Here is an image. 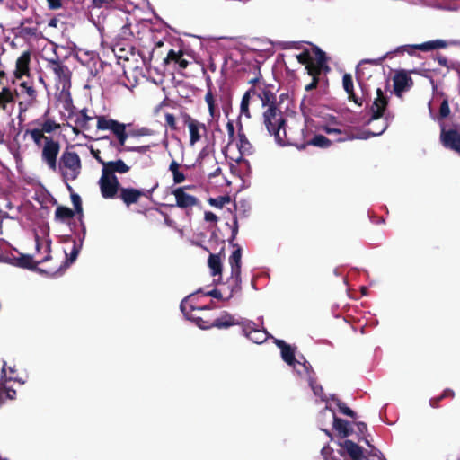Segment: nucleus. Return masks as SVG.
Masks as SVG:
<instances>
[{
	"label": "nucleus",
	"mask_w": 460,
	"mask_h": 460,
	"mask_svg": "<svg viewBox=\"0 0 460 460\" xmlns=\"http://www.w3.org/2000/svg\"><path fill=\"white\" fill-rule=\"evenodd\" d=\"M458 41L456 40L448 42L444 40H434L419 44V50L428 52L433 49H444L449 45H456Z\"/></svg>",
	"instance_id": "nucleus-28"
},
{
	"label": "nucleus",
	"mask_w": 460,
	"mask_h": 460,
	"mask_svg": "<svg viewBox=\"0 0 460 460\" xmlns=\"http://www.w3.org/2000/svg\"><path fill=\"white\" fill-rule=\"evenodd\" d=\"M185 190L186 187H179L172 191V194L176 199V205L181 208H191L197 205L198 199L192 195L188 194Z\"/></svg>",
	"instance_id": "nucleus-16"
},
{
	"label": "nucleus",
	"mask_w": 460,
	"mask_h": 460,
	"mask_svg": "<svg viewBox=\"0 0 460 460\" xmlns=\"http://www.w3.org/2000/svg\"><path fill=\"white\" fill-rule=\"evenodd\" d=\"M440 141L442 145L448 149H451L460 154V133L455 129L441 128Z\"/></svg>",
	"instance_id": "nucleus-14"
},
{
	"label": "nucleus",
	"mask_w": 460,
	"mask_h": 460,
	"mask_svg": "<svg viewBox=\"0 0 460 460\" xmlns=\"http://www.w3.org/2000/svg\"><path fill=\"white\" fill-rule=\"evenodd\" d=\"M226 129H227L228 137L230 138L234 137V127L232 122L229 121L226 124Z\"/></svg>",
	"instance_id": "nucleus-54"
},
{
	"label": "nucleus",
	"mask_w": 460,
	"mask_h": 460,
	"mask_svg": "<svg viewBox=\"0 0 460 460\" xmlns=\"http://www.w3.org/2000/svg\"><path fill=\"white\" fill-rule=\"evenodd\" d=\"M176 63H178L179 66L182 69L186 68L189 65V62L186 59L182 58V57H181Z\"/></svg>",
	"instance_id": "nucleus-57"
},
{
	"label": "nucleus",
	"mask_w": 460,
	"mask_h": 460,
	"mask_svg": "<svg viewBox=\"0 0 460 460\" xmlns=\"http://www.w3.org/2000/svg\"><path fill=\"white\" fill-rule=\"evenodd\" d=\"M60 169L64 179L75 180L81 171V160L78 155L74 152H65L61 157Z\"/></svg>",
	"instance_id": "nucleus-6"
},
{
	"label": "nucleus",
	"mask_w": 460,
	"mask_h": 460,
	"mask_svg": "<svg viewBox=\"0 0 460 460\" xmlns=\"http://www.w3.org/2000/svg\"><path fill=\"white\" fill-rule=\"evenodd\" d=\"M386 106V97L381 89H377L376 98L371 106V119L368 121L371 136H380L387 128L389 121L387 117H384Z\"/></svg>",
	"instance_id": "nucleus-5"
},
{
	"label": "nucleus",
	"mask_w": 460,
	"mask_h": 460,
	"mask_svg": "<svg viewBox=\"0 0 460 460\" xmlns=\"http://www.w3.org/2000/svg\"><path fill=\"white\" fill-rule=\"evenodd\" d=\"M343 88L349 95V99L358 102L355 94L353 93V81L349 74H345L342 78Z\"/></svg>",
	"instance_id": "nucleus-34"
},
{
	"label": "nucleus",
	"mask_w": 460,
	"mask_h": 460,
	"mask_svg": "<svg viewBox=\"0 0 460 460\" xmlns=\"http://www.w3.org/2000/svg\"><path fill=\"white\" fill-rule=\"evenodd\" d=\"M181 310L184 314L186 317L189 319H192L196 322L197 325L201 329H208L210 327H217L218 329H226L234 325H240L243 327L244 318L236 317L235 315H232L229 313L224 312L218 318L214 320L211 324H208L207 322L203 321L200 317H195L190 313L195 310H200V308L192 307L187 299H184L181 303Z\"/></svg>",
	"instance_id": "nucleus-4"
},
{
	"label": "nucleus",
	"mask_w": 460,
	"mask_h": 460,
	"mask_svg": "<svg viewBox=\"0 0 460 460\" xmlns=\"http://www.w3.org/2000/svg\"><path fill=\"white\" fill-rule=\"evenodd\" d=\"M241 258L242 250L239 246L232 252L229 257V264L231 266V279L235 284L241 281Z\"/></svg>",
	"instance_id": "nucleus-17"
},
{
	"label": "nucleus",
	"mask_w": 460,
	"mask_h": 460,
	"mask_svg": "<svg viewBox=\"0 0 460 460\" xmlns=\"http://www.w3.org/2000/svg\"><path fill=\"white\" fill-rule=\"evenodd\" d=\"M308 144L318 147H328L331 145V141L323 135H316Z\"/></svg>",
	"instance_id": "nucleus-38"
},
{
	"label": "nucleus",
	"mask_w": 460,
	"mask_h": 460,
	"mask_svg": "<svg viewBox=\"0 0 460 460\" xmlns=\"http://www.w3.org/2000/svg\"><path fill=\"white\" fill-rule=\"evenodd\" d=\"M411 85V79L404 73L396 74L394 77V87L397 95L408 90Z\"/></svg>",
	"instance_id": "nucleus-27"
},
{
	"label": "nucleus",
	"mask_w": 460,
	"mask_h": 460,
	"mask_svg": "<svg viewBox=\"0 0 460 460\" xmlns=\"http://www.w3.org/2000/svg\"><path fill=\"white\" fill-rule=\"evenodd\" d=\"M16 266L22 267V268H30V262L31 258L29 256H22L16 260Z\"/></svg>",
	"instance_id": "nucleus-46"
},
{
	"label": "nucleus",
	"mask_w": 460,
	"mask_h": 460,
	"mask_svg": "<svg viewBox=\"0 0 460 460\" xmlns=\"http://www.w3.org/2000/svg\"><path fill=\"white\" fill-rule=\"evenodd\" d=\"M59 144L52 138H46V143L42 148V160L48 164L49 168L56 171L57 157L59 153Z\"/></svg>",
	"instance_id": "nucleus-11"
},
{
	"label": "nucleus",
	"mask_w": 460,
	"mask_h": 460,
	"mask_svg": "<svg viewBox=\"0 0 460 460\" xmlns=\"http://www.w3.org/2000/svg\"><path fill=\"white\" fill-rule=\"evenodd\" d=\"M93 117L88 116L85 111H82L76 121L77 124L81 127H85L87 122L92 120Z\"/></svg>",
	"instance_id": "nucleus-43"
},
{
	"label": "nucleus",
	"mask_w": 460,
	"mask_h": 460,
	"mask_svg": "<svg viewBox=\"0 0 460 460\" xmlns=\"http://www.w3.org/2000/svg\"><path fill=\"white\" fill-rule=\"evenodd\" d=\"M237 147L241 155H250L253 153L252 145L247 139L244 133H243L241 130L238 132Z\"/></svg>",
	"instance_id": "nucleus-30"
},
{
	"label": "nucleus",
	"mask_w": 460,
	"mask_h": 460,
	"mask_svg": "<svg viewBox=\"0 0 460 460\" xmlns=\"http://www.w3.org/2000/svg\"><path fill=\"white\" fill-rule=\"evenodd\" d=\"M9 380H15V381H18L21 384H24L25 383L24 380L18 379V378L13 377V376H7V381H9Z\"/></svg>",
	"instance_id": "nucleus-62"
},
{
	"label": "nucleus",
	"mask_w": 460,
	"mask_h": 460,
	"mask_svg": "<svg viewBox=\"0 0 460 460\" xmlns=\"http://www.w3.org/2000/svg\"><path fill=\"white\" fill-rule=\"evenodd\" d=\"M71 199H72V202H73V205H74L76 212L81 214L83 211V208H82V205H81L80 197L77 194H73L71 196Z\"/></svg>",
	"instance_id": "nucleus-47"
},
{
	"label": "nucleus",
	"mask_w": 460,
	"mask_h": 460,
	"mask_svg": "<svg viewBox=\"0 0 460 460\" xmlns=\"http://www.w3.org/2000/svg\"><path fill=\"white\" fill-rule=\"evenodd\" d=\"M301 110L305 116L314 114L312 108V97L305 96L301 102Z\"/></svg>",
	"instance_id": "nucleus-40"
},
{
	"label": "nucleus",
	"mask_w": 460,
	"mask_h": 460,
	"mask_svg": "<svg viewBox=\"0 0 460 460\" xmlns=\"http://www.w3.org/2000/svg\"><path fill=\"white\" fill-rule=\"evenodd\" d=\"M59 128V125L51 119L45 120L41 125L42 133H51Z\"/></svg>",
	"instance_id": "nucleus-42"
},
{
	"label": "nucleus",
	"mask_w": 460,
	"mask_h": 460,
	"mask_svg": "<svg viewBox=\"0 0 460 460\" xmlns=\"http://www.w3.org/2000/svg\"><path fill=\"white\" fill-rule=\"evenodd\" d=\"M180 164L176 161H172L169 165V171L173 175V181L176 184L181 183L185 181V175L179 171Z\"/></svg>",
	"instance_id": "nucleus-35"
},
{
	"label": "nucleus",
	"mask_w": 460,
	"mask_h": 460,
	"mask_svg": "<svg viewBox=\"0 0 460 460\" xmlns=\"http://www.w3.org/2000/svg\"><path fill=\"white\" fill-rule=\"evenodd\" d=\"M205 102L208 104V111L211 119H215L216 117L219 116V112L217 111L215 104V99L213 96V93L211 91H208L205 95Z\"/></svg>",
	"instance_id": "nucleus-36"
},
{
	"label": "nucleus",
	"mask_w": 460,
	"mask_h": 460,
	"mask_svg": "<svg viewBox=\"0 0 460 460\" xmlns=\"http://www.w3.org/2000/svg\"><path fill=\"white\" fill-rule=\"evenodd\" d=\"M228 198H221L220 199H210L209 203L213 206L222 208L226 201H228Z\"/></svg>",
	"instance_id": "nucleus-49"
},
{
	"label": "nucleus",
	"mask_w": 460,
	"mask_h": 460,
	"mask_svg": "<svg viewBox=\"0 0 460 460\" xmlns=\"http://www.w3.org/2000/svg\"><path fill=\"white\" fill-rule=\"evenodd\" d=\"M81 248V244L77 245L75 242H74L73 248L70 252L69 261L70 263L74 262L79 253Z\"/></svg>",
	"instance_id": "nucleus-48"
},
{
	"label": "nucleus",
	"mask_w": 460,
	"mask_h": 460,
	"mask_svg": "<svg viewBox=\"0 0 460 460\" xmlns=\"http://www.w3.org/2000/svg\"><path fill=\"white\" fill-rule=\"evenodd\" d=\"M31 61V53L29 51L23 52L16 60L15 65V76L21 78L29 75V65Z\"/></svg>",
	"instance_id": "nucleus-25"
},
{
	"label": "nucleus",
	"mask_w": 460,
	"mask_h": 460,
	"mask_svg": "<svg viewBox=\"0 0 460 460\" xmlns=\"http://www.w3.org/2000/svg\"><path fill=\"white\" fill-rule=\"evenodd\" d=\"M149 146H135V147H130V148H127V150L128 151H133V152H137V153H145L148 150Z\"/></svg>",
	"instance_id": "nucleus-52"
},
{
	"label": "nucleus",
	"mask_w": 460,
	"mask_h": 460,
	"mask_svg": "<svg viewBox=\"0 0 460 460\" xmlns=\"http://www.w3.org/2000/svg\"><path fill=\"white\" fill-rule=\"evenodd\" d=\"M450 113V108L447 100H444L440 105L439 115L441 118H447Z\"/></svg>",
	"instance_id": "nucleus-44"
},
{
	"label": "nucleus",
	"mask_w": 460,
	"mask_h": 460,
	"mask_svg": "<svg viewBox=\"0 0 460 460\" xmlns=\"http://www.w3.org/2000/svg\"><path fill=\"white\" fill-rule=\"evenodd\" d=\"M323 411L320 412V415H319V422L322 426H324L326 425L327 423H331L332 421H329L328 420V416L327 415H323Z\"/></svg>",
	"instance_id": "nucleus-55"
},
{
	"label": "nucleus",
	"mask_w": 460,
	"mask_h": 460,
	"mask_svg": "<svg viewBox=\"0 0 460 460\" xmlns=\"http://www.w3.org/2000/svg\"><path fill=\"white\" fill-rule=\"evenodd\" d=\"M25 136H30L37 146H40L42 141H44L45 144L46 138H49V137H46L44 133H42V130H40L39 128L27 129L25 131Z\"/></svg>",
	"instance_id": "nucleus-32"
},
{
	"label": "nucleus",
	"mask_w": 460,
	"mask_h": 460,
	"mask_svg": "<svg viewBox=\"0 0 460 460\" xmlns=\"http://www.w3.org/2000/svg\"><path fill=\"white\" fill-rule=\"evenodd\" d=\"M56 218L60 221H66L74 217V211L66 207H58L55 212Z\"/></svg>",
	"instance_id": "nucleus-37"
},
{
	"label": "nucleus",
	"mask_w": 460,
	"mask_h": 460,
	"mask_svg": "<svg viewBox=\"0 0 460 460\" xmlns=\"http://www.w3.org/2000/svg\"><path fill=\"white\" fill-rule=\"evenodd\" d=\"M208 265L212 270L213 275H217L220 273V261L219 258L216 255H210L208 259Z\"/></svg>",
	"instance_id": "nucleus-41"
},
{
	"label": "nucleus",
	"mask_w": 460,
	"mask_h": 460,
	"mask_svg": "<svg viewBox=\"0 0 460 460\" xmlns=\"http://www.w3.org/2000/svg\"><path fill=\"white\" fill-rule=\"evenodd\" d=\"M242 332L246 338L256 344H261L269 338V334L265 330L257 328L256 324L248 319H245L243 322Z\"/></svg>",
	"instance_id": "nucleus-12"
},
{
	"label": "nucleus",
	"mask_w": 460,
	"mask_h": 460,
	"mask_svg": "<svg viewBox=\"0 0 460 460\" xmlns=\"http://www.w3.org/2000/svg\"><path fill=\"white\" fill-rule=\"evenodd\" d=\"M336 448L330 446H325L323 447L321 453L324 460H348L346 455L341 449L340 442L336 443Z\"/></svg>",
	"instance_id": "nucleus-26"
},
{
	"label": "nucleus",
	"mask_w": 460,
	"mask_h": 460,
	"mask_svg": "<svg viewBox=\"0 0 460 460\" xmlns=\"http://www.w3.org/2000/svg\"><path fill=\"white\" fill-rule=\"evenodd\" d=\"M415 50H419V44H409V45H402L394 49L395 54H403L407 53L410 56H413L415 53Z\"/></svg>",
	"instance_id": "nucleus-39"
},
{
	"label": "nucleus",
	"mask_w": 460,
	"mask_h": 460,
	"mask_svg": "<svg viewBox=\"0 0 460 460\" xmlns=\"http://www.w3.org/2000/svg\"><path fill=\"white\" fill-rule=\"evenodd\" d=\"M181 57H182L181 51H175L173 49H171L167 54L166 61L177 62Z\"/></svg>",
	"instance_id": "nucleus-45"
},
{
	"label": "nucleus",
	"mask_w": 460,
	"mask_h": 460,
	"mask_svg": "<svg viewBox=\"0 0 460 460\" xmlns=\"http://www.w3.org/2000/svg\"><path fill=\"white\" fill-rule=\"evenodd\" d=\"M296 58L300 64L305 66L308 75L313 77V81L305 86V91L309 92L316 87L317 75L325 66V54L319 48L311 46L297 55Z\"/></svg>",
	"instance_id": "nucleus-3"
},
{
	"label": "nucleus",
	"mask_w": 460,
	"mask_h": 460,
	"mask_svg": "<svg viewBox=\"0 0 460 460\" xmlns=\"http://www.w3.org/2000/svg\"><path fill=\"white\" fill-rule=\"evenodd\" d=\"M6 363L4 362L1 369L0 378V406L5 402L6 399H14L16 391L6 386L7 374Z\"/></svg>",
	"instance_id": "nucleus-19"
},
{
	"label": "nucleus",
	"mask_w": 460,
	"mask_h": 460,
	"mask_svg": "<svg viewBox=\"0 0 460 460\" xmlns=\"http://www.w3.org/2000/svg\"><path fill=\"white\" fill-rule=\"evenodd\" d=\"M275 344L280 349L282 359L290 366L294 363L298 358H296L295 351L296 348L287 344L282 340L275 339Z\"/></svg>",
	"instance_id": "nucleus-24"
},
{
	"label": "nucleus",
	"mask_w": 460,
	"mask_h": 460,
	"mask_svg": "<svg viewBox=\"0 0 460 460\" xmlns=\"http://www.w3.org/2000/svg\"><path fill=\"white\" fill-rule=\"evenodd\" d=\"M15 102V93L9 88L4 87L0 92V111L11 114Z\"/></svg>",
	"instance_id": "nucleus-20"
},
{
	"label": "nucleus",
	"mask_w": 460,
	"mask_h": 460,
	"mask_svg": "<svg viewBox=\"0 0 460 460\" xmlns=\"http://www.w3.org/2000/svg\"><path fill=\"white\" fill-rule=\"evenodd\" d=\"M237 231H238L237 224L235 223V226H234V227L233 228V231H232V238H235V236L237 234Z\"/></svg>",
	"instance_id": "nucleus-61"
},
{
	"label": "nucleus",
	"mask_w": 460,
	"mask_h": 460,
	"mask_svg": "<svg viewBox=\"0 0 460 460\" xmlns=\"http://www.w3.org/2000/svg\"><path fill=\"white\" fill-rule=\"evenodd\" d=\"M20 95L22 100L18 102L19 115L18 118L21 121L24 120L23 114L31 107H33L37 101V93L35 89L23 82L20 85Z\"/></svg>",
	"instance_id": "nucleus-8"
},
{
	"label": "nucleus",
	"mask_w": 460,
	"mask_h": 460,
	"mask_svg": "<svg viewBox=\"0 0 460 460\" xmlns=\"http://www.w3.org/2000/svg\"><path fill=\"white\" fill-rule=\"evenodd\" d=\"M185 125L188 128L190 134V145L194 146L196 143L200 141L202 137L207 132V127L204 123L187 116L184 120Z\"/></svg>",
	"instance_id": "nucleus-13"
},
{
	"label": "nucleus",
	"mask_w": 460,
	"mask_h": 460,
	"mask_svg": "<svg viewBox=\"0 0 460 460\" xmlns=\"http://www.w3.org/2000/svg\"><path fill=\"white\" fill-rule=\"evenodd\" d=\"M324 121L320 125V128L329 135L332 134H341V125L338 122L335 117L328 116V118H324Z\"/></svg>",
	"instance_id": "nucleus-29"
},
{
	"label": "nucleus",
	"mask_w": 460,
	"mask_h": 460,
	"mask_svg": "<svg viewBox=\"0 0 460 460\" xmlns=\"http://www.w3.org/2000/svg\"><path fill=\"white\" fill-rule=\"evenodd\" d=\"M102 171L110 175H115L116 172L123 174L128 172L130 169V167L127 165L121 159L110 162H102Z\"/></svg>",
	"instance_id": "nucleus-22"
},
{
	"label": "nucleus",
	"mask_w": 460,
	"mask_h": 460,
	"mask_svg": "<svg viewBox=\"0 0 460 460\" xmlns=\"http://www.w3.org/2000/svg\"><path fill=\"white\" fill-rule=\"evenodd\" d=\"M156 187L157 184L148 190H140L133 188H121L119 197L127 206H129L137 203L141 196L148 197L151 195Z\"/></svg>",
	"instance_id": "nucleus-15"
},
{
	"label": "nucleus",
	"mask_w": 460,
	"mask_h": 460,
	"mask_svg": "<svg viewBox=\"0 0 460 460\" xmlns=\"http://www.w3.org/2000/svg\"><path fill=\"white\" fill-rule=\"evenodd\" d=\"M453 396L454 395V393L450 390H447L444 392V394H443V397H446V396Z\"/></svg>",
	"instance_id": "nucleus-64"
},
{
	"label": "nucleus",
	"mask_w": 460,
	"mask_h": 460,
	"mask_svg": "<svg viewBox=\"0 0 460 460\" xmlns=\"http://www.w3.org/2000/svg\"><path fill=\"white\" fill-rule=\"evenodd\" d=\"M208 296L215 297V298H221L222 295L221 292L218 289H213L207 293Z\"/></svg>",
	"instance_id": "nucleus-56"
},
{
	"label": "nucleus",
	"mask_w": 460,
	"mask_h": 460,
	"mask_svg": "<svg viewBox=\"0 0 460 460\" xmlns=\"http://www.w3.org/2000/svg\"><path fill=\"white\" fill-rule=\"evenodd\" d=\"M359 432H364L367 429V425L364 422L357 423Z\"/></svg>",
	"instance_id": "nucleus-59"
},
{
	"label": "nucleus",
	"mask_w": 460,
	"mask_h": 460,
	"mask_svg": "<svg viewBox=\"0 0 460 460\" xmlns=\"http://www.w3.org/2000/svg\"><path fill=\"white\" fill-rule=\"evenodd\" d=\"M48 66L58 76L60 82H66L69 79V69L63 65L58 58L48 59Z\"/></svg>",
	"instance_id": "nucleus-23"
},
{
	"label": "nucleus",
	"mask_w": 460,
	"mask_h": 460,
	"mask_svg": "<svg viewBox=\"0 0 460 460\" xmlns=\"http://www.w3.org/2000/svg\"><path fill=\"white\" fill-rule=\"evenodd\" d=\"M322 414L327 415L328 420L332 421L333 429L337 431L338 435L341 438H345L352 433V429L350 427L349 422L342 419L337 418L334 413V410L332 408L331 403H328V405L325 406L324 410H323Z\"/></svg>",
	"instance_id": "nucleus-9"
},
{
	"label": "nucleus",
	"mask_w": 460,
	"mask_h": 460,
	"mask_svg": "<svg viewBox=\"0 0 460 460\" xmlns=\"http://www.w3.org/2000/svg\"><path fill=\"white\" fill-rule=\"evenodd\" d=\"M331 402H332V408L334 410L333 405L337 406L340 412L349 416L351 418H355V412L350 410L349 407H347L343 402H341L334 394H331Z\"/></svg>",
	"instance_id": "nucleus-33"
},
{
	"label": "nucleus",
	"mask_w": 460,
	"mask_h": 460,
	"mask_svg": "<svg viewBox=\"0 0 460 460\" xmlns=\"http://www.w3.org/2000/svg\"><path fill=\"white\" fill-rule=\"evenodd\" d=\"M275 100L266 104L263 111V123L268 132L274 136L275 141L280 146L292 144L295 140L290 129H287L282 111L274 105Z\"/></svg>",
	"instance_id": "nucleus-1"
},
{
	"label": "nucleus",
	"mask_w": 460,
	"mask_h": 460,
	"mask_svg": "<svg viewBox=\"0 0 460 460\" xmlns=\"http://www.w3.org/2000/svg\"><path fill=\"white\" fill-rule=\"evenodd\" d=\"M49 7L52 10H56L61 7L60 0H47Z\"/></svg>",
	"instance_id": "nucleus-51"
},
{
	"label": "nucleus",
	"mask_w": 460,
	"mask_h": 460,
	"mask_svg": "<svg viewBox=\"0 0 460 460\" xmlns=\"http://www.w3.org/2000/svg\"><path fill=\"white\" fill-rule=\"evenodd\" d=\"M343 453L352 460H362L364 458L363 449L351 440L345 439L340 442Z\"/></svg>",
	"instance_id": "nucleus-21"
},
{
	"label": "nucleus",
	"mask_w": 460,
	"mask_h": 460,
	"mask_svg": "<svg viewBox=\"0 0 460 460\" xmlns=\"http://www.w3.org/2000/svg\"><path fill=\"white\" fill-rule=\"evenodd\" d=\"M293 48H296V49H300L301 47V43L299 42H290L289 43Z\"/></svg>",
	"instance_id": "nucleus-63"
},
{
	"label": "nucleus",
	"mask_w": 460,
	"mask_h": 460,
	"mask_svg": "<svg viewBox=\"0 0 460 460\" xmlns=\"http://www.w3.org/2000/svg\"><path fill=\"white\" fill-rule=\"evenodd\" d=\"M307 382H308L310 387L312 388L313 393L315 396H318L321 398L322 401L326 402V406L328 405V403L332 404L331 395L328 397L323 394L322 385L316 384V382L314 379V376L312 378H310Z\"/></svg>",
	"instance_id": "nucleus-31"
},
{
	"label": "nucleus",
	"mask_w": 460,
	"mask_h": 460,
	"mask_svg": "<svg viewBox=\"0 0 460 460\" xmlns=\"http://www.w3.org/2000/svg\"><path fill=\"white\" fill-rule=\"evenodd\" d=\"M290 367H293L294 371L299 377L304 378L306 381L314 376L312 367L303 356L299 357L294 363L290 365Z\"/></svg>",
	"instance_id": "nucleus-18"
},
{
	"label": "nucleus",
	"mask_w": 460,
	"mask_h": 460,
	"mask_svg": "<svg viewBox=\"0 0 460 460\" xmlns=\"http://www.w3.org/2000/svg\"><path fill=\"white\" fill-rule=\"evenodd\" d=\"M165 122L168 126H170L171 128H175V118L172 114H166L165 115Z\"/></svg>",
	"instance_id": "nucleus-50"
},
{
	"label": "nucleus",
	"mask_w": 460,
	"mask_h": 460,
	"mask_svg": "<svg viewBox=\"0 0 460 460\" xmlns=\"http://www.w3.org/2000/svg\"><path fill=\"white\" fill-rule=\"evenodd\" d=\"M205 220L208 222H217V217L213 212H206Z\"/></svg>",
	"instance_id": "nucleus-53"
},
{
	"label": "nucleus",
	"mask_w": 460,
	"mask_h": 460,
	"mask_svg": "<svg viewBox=\"0 0 460 460\" xmlns=\"http://www.w3.org/2000/svg\"><path fill=\"white\" fill-rule=\"evenodd\" d=\"M438 61L439 63V65L443 66H447V59L444 57H440L438 58Z\"/></svg>",
	"instance_id": "nucleus-60"
},
{
	"label": "nucleus",
	"mask_w": 460,
	"mask_h": 460,
	"mask_svg": "<svg viewBox=\"0 0 460 460\" xmlns=\"http://www.w3.org/2000/svg\"><path fill=\"white\" fill-rule=\"evenodd\" d=\"M101 192L103 198L112 199L116 196L119 183L115 175H110L102 171V177L99 180Z\"/></svg>",
	"instance_id": "nucleus-10"
},
{
	"label": "nucleus",
	"mask_w": 460,
	"mask_h": 460,
	"mask_svg": "<svg viewBox=\"0 0 460 460\" xmlns=\"http://www.w3.org/2000/svg\"><path fill=\"white\" fill-rule=\"evenodd\" d=\"M150 134H151V130L146 128H143L138 131V135H140V136H148Z\"/></svg>",
	"instance_id": "nucleus-58"
},
{
	"label": "nucleus",
	"mask_w": 460,
	"mask_h": 460,
	"mask_svg": "<svg viewBox=\"0 0 460 460\" xmlns=\"http://www.w3.org/2000/svg\"><path fill=\"white\" fill-rule=\"evenodd\" d=\"M252 86L243 94L241 104H240V116L241 119L243 117L250 119L249 104L261 103L262 107L273 102L276 97L274 93L270 91L265 84H261L258 78L250 80Z\"/></svg>",
	"instance_id": "nucleus-2"
},
{
	"label": "nucleus",
	"mask_w": 460,
	"mask_h": 460,
	"mask_svg": "<svg viewBox=\"0 0 460 460\" xmlns=\"http://www.w3.org/2000/svg\"><path fill=\"white\" fill-rule=\"evenodd\" d=\"M97 128L100 130H111L117 137L119 145H125L128 138L126 125L117 120L105 117H97Z\"/></svg>",
	"instance_id": "nucleus-7"
}]
</instances>
